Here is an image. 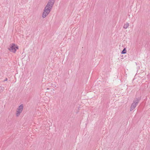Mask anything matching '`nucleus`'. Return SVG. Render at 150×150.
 <instances>
[{
    "label": "nucleus",
    "instance_id": "nucleus-1",
    "mask_svg": "<svg viewBox=\"0 0 150 150\" xmlns=\"http://www.w3.org/2000/svg\"><path fill=\"white\" fill-rule=\"evenodd\" d=\"M140 98H136L133 101V103H132L130 107V110L132 111L135 108L137 105L139 101L140 100Z\"/></svg>",
    "mask_w": 150,
    "mask_h": 150
},
{
    "label": "nucleus",
    "instance_id": "nucleus-2",
    "mask_svg": "<svg viewBox=\"0 0 150 150\" xmlns=\"http://www.w3.org/2000/svg\"><path fill=\"white\" fill-rule=\"evenodd\" d=\"M18 49V47L15 44H12L11 45L10 47L8 48L9 50L15 53L16 52L17 50Z\"/></svg>",
    "mask_w": 150,
    "mask_h": 150
},
{
    "label": "nucleus",
    "instance_id": "nucleus-3",
    "mask_svg": "<svg viewBox=\"0 0 150 150\" xmlns=\"http://www.w3.org/2000/svg\"><path fill=\"white\" fill-rule=\"evenodd\" d=\"M51 9L45 7L42 15L43 18H45L50 12Z\"/></svg>",
    "mask_w": 150,
    "mask_h": 150
},
{
    "label": "nucleus",
    "instance_id": "nucleus-4",
    "mask_svg": "<svg viewBox=\"0 0 150 150\" xmlns=\"http://www.w3.org/2000/svg\"><path fill=\"white\" fill-rule=\"evenodd\" d=\"M23 106L22 104L20 105L17 109L16 114L17 117L22 112L23 110Z\"/></svg>",
    "mask_w": 150,
    "mask_h": 150
},
{
    "label": "nucleus",
    "instance_id": "nucleus-5",
    "mask_svg": "<svg viewBox=\"0 0 150 150\" xmlns=\"http://www.w3.org/2000/svg\"><path fill=\"white\" fill-rule=\"evenodd\" d=\"M54 3V0H49L47 4H51V5L53 6Z\"/></svg>",
    "mask_w": 150,
    "mask_h": 150
},
{
    "label": "nucleus",
    "instance_id": "nucleus-6",
    "mask_svg": "<svg viewBox=\"0 0 150 150\" xmlns=\"http://www.w3.org/2000/svg\"><path fill=\"white\" fill-rule=\"evenodd\" d=\"M53 6L51 5V4H47L45 7H46V8H48L51 9H52Z\"/></svg>",
    "mask_w": 150,
    "mask_h": 150
},
{
    "label": "nucleus",
    "instance_id": "nucleus-7",
    "mask_svg": "<svg viewBox=\"0 0 150 150\" xmlns=\"http://www.w3.org/2000/svg\"><path fill=\"white\" fill-rule=\"evenodd\" d=\"M129 26V24L128 23H126L123 26V28L125 29H126Z\"/></svg>",
    "mask_w": 150,
    "mask_h": 150
},
{
    "label": "nucleus",
    "instance_id": "nucleus-8",
    "mask_svg": "<svg viewBox=\"0 0 150 150\" xmlns=\"http://www.w3.org/2000/svg\"><path fill=\"white\" fill-rule=\"evenodd\" d=\"M126 53V50L125 48L121 52V53L122 54H124Z\"/></svg>",
    "mask_w": 150,
    "mask_h": 150
},
{
    "label": "nucleus",
    "instance_id": "nucleus-9",
    "mask_svg": "<svg viewBox=\"0 0 150 150\" xmlns=\"http://www.w3.org/2000/svg\"><path fill=\"white\" fill-rule=\"evenodd\" d=\"M4 90V87H0V91L1 92L3 91Z\"/></svg>",
    "mask_w": 150,
    "mask_h": 150
},
{
    "label": "nucleus",
    "instance_id": "nucleus-10",
    "mask_svg": "<svg viewBox=\"0 0 150 150\" xmlns=\"http://www.w3.org/2000/svg\"><path fill=\"white\" fill-rule=\"evenodd\" d=\"M7 78H6L4 80V81H7Z\"/></svg>",
    "mask_w": 150,
    "mask_h": 150
}]
</instances>
